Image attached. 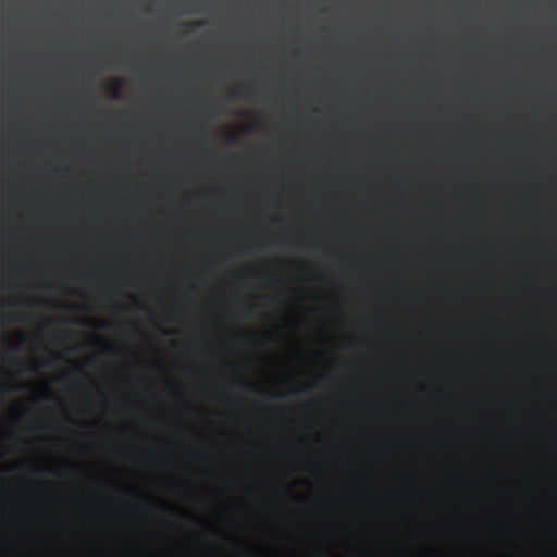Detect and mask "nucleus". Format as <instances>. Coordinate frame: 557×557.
<instances>
[{"instance_id":"20e7f679","label":"nucleus","mask_w":557,"mask_h":557,"mask_svg":"<svg viewBox=\"0 0 557 557\" xmlns=\"http://www.w3.org/2000/svg\"><path fill=\"white\" fill-rule=\"evenodd\" d=\"M252 309V306H249L247 312H246V317H249V313H250V310Z\"/></svg>"},{"instance_id":"39448f33","label":"nucleus","mask_w":557,"mask_h":557,"mask_svg":"<svg viewBox=\"0 0 557 557\" xmlns=\"http://www.w3.org/2000/svg\"><path fill=\"white\" fill-rule=\"evenodd\" d=\"M201 24H202L201 22H198V23L193 24V26L196 27V26H200Z\"/></svg>"},{"instance_id":"f257e3e1","label":"nucleus","mask_w":557,"mask_h":557,"mask_svg":"<svg viewBox=\"0 0 557 557\" xmlns=\"http://www.w3.org/2000/svg\"><path fill=\"white\" fill-rule=\"evenodd\" d=\"M120 86H121V82L120 81H115L113 83V86H112V89H111V96L113 98H119L120 97Z\"/></svg>"},{"instance_id":"f03ea898","label":"nucleus","mask_w":557,"mask_h":557,"mask_svg":"<svg viewBox=\"0 0 557 557\" xmlns=\"http://www.w3.org/2000/svg\"><path fill=\"white\" fill-rule=\"evenodd\" d=\"M104 348H106L107 352H110V354H115L116 352V349L112 345H110V344H106Z\"/></svg>"},{"instance_id":"7ed1b4c3","label":"nucleus","mask_w":557,"mask_h":557,"mask_svg":"<svg viewBox=\"0 0 557 557\" xmlns=\"http://www.w3.org/2000/svg\"><path fill=\"white\" fill-rule=\"evenodd\" d=\"M231 96H232V98H236V97H238V96H239V91H238V90H236V91H234Z\"/></svg>"}]
</instances>
